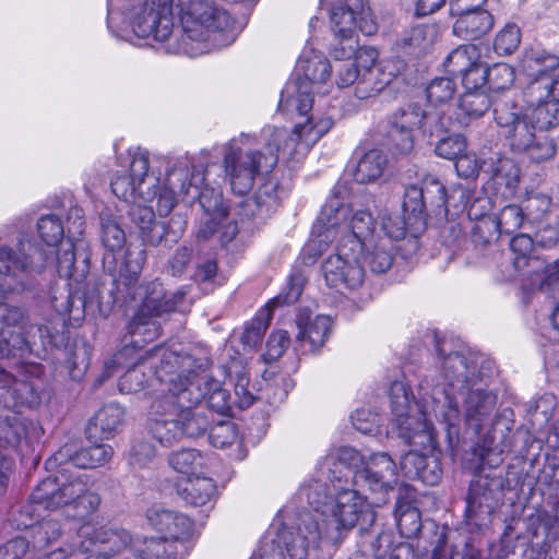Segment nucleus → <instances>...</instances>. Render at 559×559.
<instances>
[{"mask_svg": "<svg viewBox=\"0 0 559 559\" xmlns=\"http://www.w3.org/2000/svg\"><path fill=\"white\" fill-rule=\"evenodd\" d=\"M210 420L200 409H181L180 417H170L152 421V436L163 445L171 447L183 437L195 438L206 432Z\"/></svg>", "mask_w": 559, "mask_h": 559, "instance_id": "aec40b11", "label": "nucleus"}, {"mask_svg": "<svg viewBox=\"0 0 559 559\" xmlns=\"http://www.w3.org/2000/svg\"><path fill=\"white\" fill-rule=\"evenodd\" d=\"M510 247L514 253L513 265L522 271L534 260V241L526 234H519L511 239Z\"/></svg>", "mask_w": 559, "mask_h": 559, "instance_id": "a18cd8bd", "label": "nucleus"}, {"mask_svg": "<svg viewBox=\"0 0 559 559\" xmlns=\"http://www.w3.org/2000/svg\"><path fill=\"white\" fill-rule=\"evenodd\" d=\"M489 68L477 60L461 76L464 90H484L486 83H489Z\"/></svg>", "mask_w": 559, "mask_h": 559, "instance_id": "5fc2aeb1", "label": "nucleus"}, {"mask_svg": "<svg viewBox=\"0 0 559 559\" xmlns=\"http://www.w3.org/2000/svg\"><path fill=\"white\" fill-rule=\"evenodd\" d=\"M37 234L47 248H55L64 238V227L55 214L43 215L37 222Z\"/></svg>", "mask_w": 559, "mask_h": 559, "instance_id": "c03bdc74", "label": "nucleus"}, {"mask_svg": "<svg viewBox=\"0 0 559 559\" xmlns=\"http://www.w3.org/2000/svg\"><path fill=\"white\" fill-rule=\"evenodd\" d=\"M169 465L178 473L191 477L202 472L206 457L195 449H181L168 457Z\"/></svg>", "mask_w": 559, "mask_h": 559, "instance_id": "58836bf2", "label": "nucleus"}, {"mask_svg": "<svg viewBox=\"0 0 559 559\" xmlns=\"http://www.w3.org/2000/svg\"><path fill=\"white\" fill-rule=\"evenodd\" d=\"M269 328L267 320L257 317L246 326L241 341L250 347L257 346Z\"/></svg>", "mask_w": 559, "mask_h": 559, "instance_id": "774afa93", "label": "nucleus"}, {"mask_svg": "<svg viewBox=\"0 0 559 559\" xmlns=\"http://www.w3.org/2000/svg\"><path fill=\"white\" fill-rule=\"evenodd\" d=\"M346 213L347 210L340 206L336 198L328 199L312 227V238L302 249V262L305 264H313L322 254L324 247L336 238L334 227Z\"/></svg>", "mask_w": 559, "mask_h": 559, "instance_id": "412c9836", "label": "nucleus"}, {"mask_svg": "<svg viewBox=\"0 0 559 559\" xmlns=\"http://www.w3.org/2000/svg\"><path fill=\"white\" fill-rule=\"evenodd\" d=\"M284 194L283 189L280 188L278 182L272 178L263 182L254 194L257 206L265 212L274 210Z\"/></svg>", "mask_w": 559, "mask_h": 559, "instance_id": "49530a36", "label": "nucleus"}, {"mask_svg": "<svg viewBox=\"0 0 559 559\" xmlns=\"http://www.w3.org/2000/svg\"><path fill=\"white\" fill-rule=\"evenodd\" d=\"M31 501L45 509H62L72 519H84L100 506L99 495L90 489L88 476L68 468L41 480Z\"/></svg>", "mask_w": 559, "mask_h": 559, "instance_id": "0eeeda50", "label": "nucleus"}, {"mask_svg": "<svg viewBox=\"0 0 559 559\" xmlns=\"http://www.w3.org/2000/svg\"><path fill=\"white\" fill-rule=\"evenodd\" d=\"M437 353L442 358V372L449 389L435 386L429 399L421 396L414 404L406 384L403 381H393L390 391L391 409L393 414L392 426L399 438L413 450L401 457V469L408 478H419L423 469L431 459L426 451L435 448V432L428 418L433 414L442 419L449 427L455 426L460 420V411L455 401V392L463 391L476 384V362L461 352L450 353L443 357V344H437Z\"/></svg>", "mask_w": 559, "mask_h": 559, "instance_id": "f257e3e1", "label": "nucleus"}, {"mask_svg": "<svg viewBox=\"0 0 559 559\" xmlns=\"http://www.w3.org/2000/svg\"><path fill=\"white\" fill-rule=\"evenodd\" d=\"M123 10L138 37L165 44L174 53L183 49L174 35L176 15L186 36L198 41L212 36L216 41L233 25L226 10L206 0H123Z\"/></svg>", "mask_w": 559, "mask_h": 559, "instance_id": "7ed1b4c3", "label": "nucleus"}, {"mask_svg": "<svg viewBox=\"0 0 559 559\" xmlns=\"http://www.w3.org/2000/svg\"><path fill=\"white\" fill-rule=\"evenodd\" d=\"M144 362L130 368L119 380V390L122 393H135L144 388L148 378L143 371Z\"/></svg>", "mask_w": 559, "mask_h": 559, "instance_id": "4d7b16f0", "label": "nucleus"}, {"mask_svg": "<svg viewBox=\"0 0 559 559\" xmlns=\"http://www.w3.org/2000/svg\"><path fill=\"white\" fill-rule=\"evenodd\" d=\"M209 439L214 448L225 449L234 444L237 439L236 426L231 421H222L211 428Z\"/></svg>", "mask_w": 559, "mask_h": 559, "instance_id": "864d4df0", "label": "nucleus"}, {"mask_svg": "<svg viewBox=\"0 0 559 559\" xmlns=\"http://www.w3.org/2000/svg\"><path fill=\"white\" fill-rule=\"evenodd\" d=\"M523 95L531 103H536V100H543L544 98L559 102V67L548 79L528 81L523 90Z\"/></svg>", "mask_w": 559, "mask_h": 559, "instance_id": "a19ab883", "label": "nucleus"}, {"mask_svg": "<svg viewBox=\"0 0 559 559\" xmlns=\"http://www.w3.org/2000/svg\"><path fill=\"white\" fill-rule=\"evenodd\" d=\"M437 32L431 25H417L413 27L404 38V45L421 52L427 50L435 43Z\"/></svg>", "mask_w": 559, "mask_h": 559, "instance_id": "09e8293b", "label": "nucleus"}, {"mask_svg": "<svg viewBox=\"0 0 559 559\" xmlns=\"http://www.w3.org/2000/svg\"><path fill=\"white\" fill-rule=\"evenodd\" d=\"M179 496L191 506L206 504L216 491L212 478L200 477L198 474L181 480L177 485Z\"/></svg>", "mask_w": 559, "mask_h": 559, "instance_id": "c9c22d12", "label": "nucleus"}, {"mask_svg": "<svg viewBox=\"0 0 559 559\" xmlns=\"http://www.w3.org/2000/svg\"><path fill=\"white\" fill-rule=\"evenodd\" d=\"M204 174L186 163H178L167 171L165 187L159 193L157 212L167 216L179 201L192 204L199 201L204 211L197 237L206 240L228 216L222 193L203 186Z\"/></svg>", "mask_w": 559, "mask_h": 559, "instance_id": "39448f33", "label": "nucleus"}, {"mask_svg": "<svg viewBox=\"0 0 559 559\" xmlns=\"http://www.w3.org/2000/svg\"><path fill=\"white\" fill-rule=\"evenodd\" d=\"M49 261L48 252L28 237L20 238L14 248L0 245V275L14 280L21 289L31 277L41 274Z\"/></svg>", "mask_w": 559, "mask_h": 559, "instance_id": "f3484780", "label": "nucleus"}, {"mask_svg": "<svg viewBox=\"0 0 559 559\" xmlns=\"http://www.w3.org/2000/svg\"><path fill=\"white\" fill-rule=\"evenodd\" d=\"M381 228L388 238L400 240L406 234V225L404 218L399 214H383L381 218Z\"/></svg>", "mask_w": 559, "mask_h": 559, "instance_id": "338daca9", "label": "nucleus"}, {"mask_svg": "<svg viewBox=\"0 0 559 559\" xmlns=\"http://www.w3.org/2000/svg\"><path fill=\"white\" fill-rule=\"evenodd\" d=\"M29 534L32 537L29 545L32 544L34 550H41L60 537L61 525L57 519H44L32 525Z\"/></svg>", "mask_w": 559, "mask_h": 559, "instance_id": "37998d69", "label": "nucleus"}, {"mask_svg": "<svg viewBox=\"0 0 559 559\" xmlns=\"http://www.w3.org/2000/svg\"><path fill=\"white\" fill-rule=\"evenodd\" d=\"M76 539L71 545L70 556L91 554L87 559H109L124 550L132 540L123 528L96 526L90 522L81 525Z\"/></svg>", "mask_w": 559, "mask_h": 559, "instance_id": "a211bd4d", "label": "nucleus"}, {"mask_svg": "<svg viewBox=\"0 0 559 559\" xmlns=\"http://www.w3.org/2000/svg\"><path fill=\"white\" fill-rule=\"evenodd\" d=\"M297 70L302 79L298 78L285 85L281 93L278 109L282 111L296 110L304 118V121L296 123L294 134L297 141L311 146L333 126V120L330 117L307 116L314 102L311 96L313 86L329 80L332 67L326 58L313 53L311 57L301 56L297 62Z\"/></svg>", "mask_w": 559, "mask_h": 559, "instance_id": "423d86ee", "label": "nucleus"}, {"mask_svg": "<svg viewBox=\"0 0 559 559\" xmlns=\"http://www.w3.org/2000/svg\"><path fill=\"white\" fill-rule=\"evenodd\" d=\"M455 16L457 19L453 24V34L463 39H477L487 34L493 25L492 15L481 8Z\"/></svg>", "mask_w": 559, "mask_h": 559, "instance_id": "7c9ffc66", "label": "nucleus"}, {"mask_svg": "<svg viewBox=\"0 0 559 559\" xmlns=\"http://www.w3.org/2000/svg\"><path fill=\"white\" fill-rule=\"evenodd\" d=\"M26 320L25 311L16 306L5 302L0 310V359L10 356L23 355L29 350L28 342L22 333L14 331L21 328Z\"/></svg>", "mask_w": 559, "mask_h": 559, "instance_id": "5701e85b", "label": "nucleus"}, {"mask_svg": "<svg viewBox=\"0 0 559 559\" xmlns=\"http://www.w3.org/2000/svg\"><path fill=\"white\" fill-rule=\"evenodd\" d=\"M397 483V466L386 453H374L361 462L353 475L355 488L336 489L334 498L321 480H313L300 489L316 512L322 539L335 540L342 531H349L357 523L362 530L376 521V513L360 491L388 492ZM313 515V513H311Z\"/></svg>", "mask_w": 559, "mask_h": 559, "instance_id": "f03ea898", "label": "nucleus"}, {"mask_svg": "<svg viewBox=\"0 0 559 559\" xmlns=\"http://www.w3.org/2000/svg\"><path fill=\"white\" fill-rule=\"evenodd\" d=\"M131 156L130 174H117L110 182L112 193L126 202L147 203L159 198L165 181L148 173V152L142 148L129 151Z\"/></svg>", "mask_w": 559, "mask_h": 559, "instance_id": "2eb2a0df", "label": "nucleus"}, {"mask_svg": "<svg viewBox=\"0 0 559 559\" xmlns=\"http://www.w3.org/2000/svg\"><path fill=\"white\" fill-rule=\"evenodd\" d=\"M497 180H503L508 187H514L520 178L518 165L509 157L499 158L492 169Z\"/></svg>", "mask_w": 559, "mask_h": 559, "instance_id": "0e129e2a", "label": "nucleus"}, {"mask_svg": "<svg viewBox=\"0 0 559 559\" xmlns=\"http://www.w3.org/2000/svg\"><path fill=\"white\" fill-rule=\"evenodd\" d=\"M26 437V425L16 413L0 416V487L5 486L15 464V455Z\"/></svg>", "mask_w": 559, "mask_h": 559, "instance_id": "4be33fe9", "label": "nucleus"}, {"mask_svg": "<svg viewBox=\"0 0 559 559\" xmlns=\"http://www.w3.org/2000/svg\"><path fill=\"white\" fill-rule=\"evenodd\" d=\"M102 241L108 251L116 252L126 245V234L117 222L110 218H103Z\"/></svg>", "mask_w": 559, "mask_h": 559, "instance_id": "603ef678", "label": "nucleus"}, {"mask_svg": "<svg viewBox=\"0 0 559 559\" xmlns=\"http://www.w3.org/2000/svg\"><path fill=\"white\" fill-rule=\"evenodd\" d=\"M456 91L455 83L450 78H437L426 88L427 98L431 104L442 105L450 102Z\"/></svg>", "mask_w": 559, "mask_h": 559, "instance_id": "de8ad7c7", "label": "nucleus"}, {"mask_svg": "<svg viewBox=\"0 0 559 559\" xmlns=\"http://www.w3.org/2000/svg\"><path fill=\"white\" fill-rule=\"evenodd\" d=\"M155 448L147 441H136L129 453V464L135 469L148 467L155 459Z\"/></svg>", "mask_w": 559, "mask_h": 559, "instance_id": "6e6d98bb", "label": "nucleus"}, {"mask_svg": "<svg viewBox=\"0 0 559 559\" xmlns=\"http://www.w3.org/2000/svg\"><path fill=\"white\" fill-rule=\"evenodd\" d=\"M491 99L485 90H464L459 99L457 119L461 124L481 117L491 106Z\"/></svg>", "mask_w": 559, "mask_h": 559, "instance_id": "e433bc0d", "label": "nucleus"}, {"mask_svg": "<svg viewBox=\"0 0 559 559\" xmlns=\"http://www.w3.org/2000/svg\"><path fill=\"white\" fill-rule=\"evenodd\" d=\"M159 356L162 357V367L157 371L158 377L164 380L168 373L173 372V368L178 366L179 369L186 371L188 388H199L202 401L206 400L210 409L221 415H226L229 412V393L219 381L209 374L206 358L195 359L176 350H162Z\"/></svg>", "mask_w": 559, "mask_h": 559, "instance_id": "9b49d317", "label": "nucleus"}, {"mask_svg": "<svg viewBox=\"0 0 559 559\" xmlns=\"http://www.w3.org/2000/svg\"><path fill=\"white\" fill-rule=\"evenodd\" d=\"M364 250L354 240V247L338 245L337 252L330 255L322 264V273L328 286L341 293L356 290L365 282V269L361 263Z\"/></svg>", "mask_w": 559, "mask_h": 559, "instance_id": "6ab92c4d", "label": "nucleus"}, {"mask_svg": "<svg viewBox=\"0 0 559 559\" xmlns=\"http://www.w3.org/2000/svg\"><path fill=\"white\" fill-rule=\"evenodd\" d=\"M150 525L165 534L162 538H145L134 547L139 559H177L187 546L193 531V522L186 515L170 510H150Z\"/></svg>", "mask_w": 559, "mask_h": 559, "instance_id": "1a4fd4ad", "label": "nucleus"}, {"mask_svg": "<svg viewBox=\"0 0 559 559\" xmlns=\"http://www.w3.org/2000/svg\"><path fill=\"white\" fill-rule=\"evenodd\" d=\"M396 524L402 536L412 538L421 528L420 512L409 502L399 500L394 511Z\"/></svg>", "mask_w": 559, "mask_h": 559, "instance_id": "ea45409f", "label": "nucleus"}, {"mask_svg": "<svg viewBox=\"0 0 559 559\" xmlns=\"http://www.w3.org/2000/svg\"><path fill=\"white\" fill-rule=\"evenodd\" d=\"M522 68L530 81L548 79L559 68V57L545 49H530L522 60Z\"/></svg>", "mask_w": 559, "mask_h": 559, "instance_id": "473e14b6", "label": "nucleus"}, {"mask_svg": "<svg viewBox=\"0 0 559 559\" xmlns=\"http://www.w3.org/2000/svg\"><path fill=\"white\" fill-rule=\"evenodd\" d=\"M171 350L168 347H156L151 353L152 359H158L159 364H153L154 374L160 382L168 383V392L156 395L150 405V419L152 421L162 420L170 417H180L181 409H199L198 405L202 402V393L199 388H188L186 381V371L179 369L178 366L173 368V372L168 373L163 380L158 377L157 371L162 367V357L159 352Z\"/></svg>", "mask_w": 559, "mask_h": 559, "instance_id": "f8f14e48", "label": "nucleus"}, {"mask_svg": "<svg viewBox=\"0 0 559 559\" xmlns=\"http://www.w3.org/2000/svg\"><path fill=\"white\" fill-rule=\"evenodd\" d=\"M298 328L297 342L304 354L317 353L328 341L332 331V319L329 316H312L308 309L299 310L296 318Z\"/></svg>", "mask_w": 559, "mask_h": 559, "instance_id": "393cba45", "label": "nucleus"}, {"mask_svg": "<svg viewBox=\"0 0 559 559\" xmlns=\"http://www.w3.org/2000/svg\"><path fill=\"white\" fill-rule=\"evenodd\" d=\"M331 198H336L340 202V206L347 210L346 215L341 217L338 224L334 227L335 236L341 235L338 245L354 247V240H357L359 250H364L374 229V221L371 213L365 210L354 211L343 205L336 192H334Z\"/></svg>", "mask_w": 559, "mask_h": 559, "instance_id": "b1692460", "label": "nucleus"}, {"mask_svg": "<svg viewBox=\"0 0 559 559\" xmlns=\"http://www.w3.org/2000/svg\"><path fill=\"white\" fill-rule=\"evenodd\" d=\"M365 260L373 273H385L393 264V255L384 242L378 243Z\"/></svg>", "mask_w": 559, "mask_h": 559, "instance_id": "680f3d73", "label": "nucleus"}, {"mask_svg": "<svg viewBox=\"0 0 559 559\" xmlns=\"http://www.w3.org/2000/svg\"><path fill=\"white\" fill-rule=\"evenodd\" d=\"M493 119L513 152L524 153L537 163L550 159L556 154L554 139L538 134L523 108L511 99L502 97L493 103Z\"/></svg>", "mask_w": 559, "mask_h": 559, "instance_id": "6e6552de", "label": "nucleus"}, {"mask_svg": "<svg viewBox=\"0 0 559 559\" xmlns=\"http://www.w3.org/2000/svg\"><path fill=\"white\" fill-rule=\"evenodd\" d=\"M142 203L136 202L131 206L129 211L130 218L139 229L142 240L151 246H157L167 233L166 227L155 219L153 209Z\"/></svg>", "mask_w": 559, "mask_h": 559, "instance_id": "c85d7f7f", "label": "nucleus"}, {"mask_svg": "<svg viewBox=\"0 0 559 559\" xmlns=\"http://www.w3.org/2000/svg\"><path fill=\"white\" fill-rule=\"evenodd\" d=\"M60 245L61 248L56 252L57 272L61 277L70 278L75 264L74 243L68 239Z\"/></svg>", "mask_w": 559, "mask_h": 559, "instance_id": "13d9d810", "label": "nucleus"}, {"mask_svg": "<svg viewBox=\"0 0 559 559\" xmlns=\"http://www.w3.org/2000/svg\"><path fill=\"white\" fill-rule=\"evenodd\" d=\"M290 344V337L286 331H276L272 333L266 342V350L263 354L265 362H273L281 358Z\"/></svg>", "mask_w": 559, "mask_h": 559, "instance_id": "bf43d9fd", "label": "nucleus"}, {"mask_svg": "<svg viewBox=\"0 0 559 559\" xmlns=\"http://www.w3.org/2000/svg\"><path fill=\"white\" fill-rule=\"evenodd\" d=\"M480 59L477 46L473 44L462 45L448 56L444 66L452 75H462L473 63Z\"/></svg>", "mask_w": 559, "mask_h": 559, "instance_id": "79ce46f5", "label": "nucleus"}, {"mask_svg": "<svg viewBox=\"0 0 559 559\" xmlns=\"http://www.w3.org/2000/svg\"><path fill=\"white\" fill-rule=\"evenodd\" d=\"M305 282L306 280L301 273L292 274L286 288L273 299V304L290 305L296 302L304 290Z\"/></svg>", "mask_w": 559, "mask_h": 559, "instance_id": "052dcab7", "label": "nucleus"}, {"mask_svg": "<svg viewBox=\"0 0 559 559\" xmlns=\"http://www.w3.org/2000/svg\"><path fill=\"white\" fill-rule=\"evenodd\" d=\"M525 103L526 108L523 110L538 132L549 131L559 126V102L544 98L543 100L531 103L525 98Z\"/></svg>", "mask_w": 559, "mask_h": 559, "instance_id": "72a5a7b5", "label": "nucleus"}, {"mask_svg": "<svg viewBox=\"0 0 559 559\" xmlns=\"http://www.w3.org/2000/svg\"><path fill=\"white\" fill-rule=\"evenodd\" d=\"M277 162V154L271 146L267 154L253 150L245 151L238 145L237 139L226 144L223 158L226 179L231 190L239 195L248 193L254 185L255 177L271 171Z\"/></svg>", "mask_w": 559, "mask_h": 559, "instance_id": "ddd939ff", "label": "nucleus"}, {"mask_svg": "<svg viewBox=\"0 0 559 559\" xmlns=\"http://www.w3.org/2000/svg\"><path fill=\"white\" fill-rule=\"evenodd\" d=\"M423 192H425L424 200L425 205H430L438 210V214L444 212L445 214L449 212V200L454 198V195H459L462 210L467 207L466 203V190L462 187L454 188L452 190V194L449 197L444 186L433 177H427L423 180Z\"/></svg>", "mask_w": 559, "mask_h": 559, "instance_id": "f704fd0d", "label": "nucleus"}, {"mask_svg": "<svg viewBox=\"0 0 559 559\" xmlns=\"http://www.w3.org/2000/svg\"><path fill=\"white\" fill-rule=\"evenodd\" d=\"M60 459L68 456L72 465L80 468H96L109 462L114 455V450L108 444H94L82 448L75 452L67 445L62 448L58 454Z\"/></svg>", "mask_w": 559, "mask_h": 559, "instance_id": "2f4dec72", "label": "nucleus"}, {"mask_svg": "<svg viewBox=\"0 0 559 559\" xmlns=\"http://www.w3.org/2000/svg\"><path fill=\"white\" fill-rule=\"evenodd\" d=\"M524 218V213L520 206L507 205L497 217V228L500 233L511 235L522 227Z\"/></svg>", "mask_w": 559, "mask_h": 559, "instance_id": "3c124183", "label": "nucleus"}, {"mask_svg": "<svg viewBox=\"0 0 559 559\" xmlns=\"http://www.w3.org/2000/svg\"><path fill=\"white\" fill-rule=\"evenodd\" d=\"M330 20L332 31L342 40L341 47L334 48L336 59L349 58L355 51L353 38L356 29L367 36L377 32V24L364 0H336L331 8Z\"/></svg>", "mask_w": 559, "mask_h": 559, "instance_id": "4468645a", "label": "nucleus"}, {"mask_svg": "<svg viewBox=\"0 0 559 559\" xmlns=\"http://www.w3.org/2000/svg\"><path fill=\"white\" fill-rule=\"evenodd\" d=\"M444 128V121L437 114L426 112L420 106L409 104L392 115L388 139L399 153L406 154L414 147L415 132L432 136Z\"/></svg>", "mask_w": 559, "mask_h": 559, "instance_id": "dca6fc26", "label": "nucleus"}, {"mask_svg": "<svg viewBox=\"0 0 559 559\" xmlns=\"http://www.w3.org/2000/svg\"><path fill=\"white\" fill-rule=\"evenodd\" d=\"M355 59L352 61L360 70L361 79L355 86V95L359 99H366L377 95L389 83V80H380V70L376 67L378 51L372 47L357 48L355 41Z\"/></svg>", "mask_w": 559, "mask_h": 559, "instance_id": "bb28decb", "label": "nucleus"}, {"mask_svg": "<svg viewBox=\"0 0 559 559\" xmlns=\"http://www.w3.org/2000/svg\"><path fill=\"white\" fill-rule=\"evenodd\" d=\"M466 143L462 135H452L441 139L436 145V154L445 159H455L465 152Z\"/></svg>", "mask_w": 559, "mask_h": 559, "instance_id": "e2e57ef3", "label": "nucleus"}, {"mask_svg": "<svg viewBox=\"0 0 559 559\" xmlns=\"http://www.w3.org/2000/svg\"><path fill=\"white\" fill-rule=\"evenodd\" d=\"M521 43V31L515 24H507L496 36L493 48L498 55H511Z\"/></svg>", "mask_w": 559, "mask_h": 559, "instance_id": "8fccbe9b", "label": "nucleus"}, {"mask_svg": "<svg viewBox=\"0 0 559 559\" xmlns=\"http://www.w3.org/2000/svg\"><path fill=\"white\" fill-rule=\"evenodd\" d=\"M497 404V396L480 388L469 389L464 401V417L466 424L478 433L490 424Z\"/></svg>", "mask_w": 559, "mask_h": 559, "instance_id": "cd10ccee", "label": "nucleus"}, {"mask_svg": "<svg viewBox=\"0 0 559 559\" xmlns=\"http://www.w3.org/2000/svg\"><path fill=\"white\" fill-rule=\"evenodd\" d=\"M145 260V249L129 246L118 275L114 278V290L110 294L112 302L128 304L138 298L142 300L129 323V332L133 335H143L144 341H152L159 334L155 319L174 311L182 301L183 293H168L158 281L138 285Z\"/></svg>", "mask_w": 559, "mask_h": 559, "instance_id": "20e7f679", "label": "nucleus"}, {"mask_svg": "<svg viewBox=\"0 0 559 559\" xmlns=\"http://www.w3.org/2000/svg\"><path fill=\"white\" fill-rule=\"evenodd\" d=\"M489 84L492 90H506L514 81V71L507 63H497L489 68Z\"/></svg>", "mask_w": 559, "mask_h": 559, "instance_id": "69168bd1", "label": "nucleus"}, {"mask_svg": "<svg viewBox=\"0 0 559 559\" xmlns=\"http://www.w3.org/2000/svg\"><path fill=\"white\" fill-rule=\"evenodd\" d=\"M322 534L311 512L300 513L296 525H283L275 532H267L260 543V559H306L310 549H316Z\"/></svg>", "mask_w": 559, "mask_h": 559, "instance_id": "9d476101", "label": "nucleus"}, {"mask_svg": "<svg viewBox=\"0 0 559 559\" xmlns=\"http://www.w3.org/2000/svg\"><path fill=\"white\" fill-rule=\"evenodd\" d=\"M38 385L34 378L16 379L0 367V404L9 409L34 407L39 404Z\"/></svg>", "mask_w": 559, "mask_h": 559, "instance_id": "a878e982", "label": "nucleus"}, {"mask_svg": "<svg viewBox=\"0 0 559 559\" xmlns=\"http://www.w3.org/2000/svg\"><path fill=\"white\" fill-rule=\"evenodd\" d=\"M124 411L116 403L103 406L87 426L88 438L109 439L112 438L123 423Z\"/></svg>", "mask_w": 559, "mask_h": 559, "instance_id": "c756f323", "label": "nucleus"}, {"mask_svg": "<svg viewBox=\"0 0 559 559\" xmlns=\"http://www.w3.org/2000/svg\"><path fill=\"white\" fill-rule=\"evenodd\" d=\"M382 151L373 148L364 153L353 168V176L358 183H369L379 179L386 166Z\"/></svg>", "mask_w": 559, "mask_h": 559, "instance_id": "4c0bfd02", "label": "nucleus"}]
</instances>
